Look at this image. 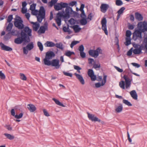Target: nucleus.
Masks as SVG:
<instances>
[{"label": "nucleus", "mask_w": 147, "mask_h": 147, "mask_svg": "<svg viewBox=\"0 0 147 147\" xmlns=\"http://www.w3.org/2000/svg\"><path fill=\"white\" fill-rule=\"evenodd\" d=\"M32 30L28 26L25 27L21 32V37H18L14 40V42L17 44H21L23 41L24 44L30 41V36H32Z\"/></svg>", "instance_id": "f257e3e1"}, {"label": "nucleus", "mask_w": 147, "mask_h": 147, "mask_svg": "<svg viewBox=\"0 0 147 147\" xmlns=\"http://www.w3.org/2000/svg\"><path fill=\"white\" fill-rule=\"evenodd\" d=\"M107 77V76L106 75H105L104 76L103 78V80L101 82L102 86H104L106 82Z\"/></svg>", "instance_id": "09e8293b"}, {"label": "nucleus", "mask_w": 147, "mask_h": 147, "mask_svg": "<svg viewBox=\"0 0 147 147\" xmlns=\"http://www.w3.org/2000/svg\"><path fill=\"white\" fill-rule=\"evenodd\" d=\"M115 68L118 72H122L123 71V70L122 69H120L117 66H115Z\"/></svg>", "instance_id": "0e129e2a"}, {"label": "nucleus", "mask_w": 147, "mask_h": 147, "mask_svg": "<svg viewBox=\"0 0 147 147\" xmlns=\"http://www.w3.org/2000/svg\"><path fill=\"white\" fill-rule=\"evenodd\" d=\"M71 28H73L75 33H77L80 31L81 28L79 27V25H74L73 26H71Z\"/></svg>", "instance_id": "4be33fe9"}, {"label": "nucleus", "mask_w": 147, "mask_h": 147, "mask_svg": "<svg viewBox=\"0 0 147 147\" xmlns=\"http://www.w3.org/2000/svg\"><path fill=\"white\" fill-rule=\"evenodd\" d=\"M43 112L44 115L46 116L49 117L50 116L49 114L45 109H43Z\"/></svg>", "instance_id": "052dcab7"}, {"label": "nucleus", "mask_w": 147, "mask_h": 147, "mask_svg": "<svg viewBox=\"0 0 147 147\" xmlns=\"http://www.w3.org/2000/svg\"><path fill=\"white\" fill-rule=\"evenodd\" d=\"M58 0H51V1L49 2V6L51 7H52L53 5L57 3Z\"/></svg>", "instance_id": "f704fd0d"}, {"label": "nucleus", "mask_w": 147, "mask_h": 147, "mask_svg": "<svg viewBox=\"0 0 147 147\" xmlns=\"http://www.w3.org/2000/svg\"><path fill=\"white\" fill-rule=\"evenodd\" d=\"M79 42L78 41H73L71 42L70 45V47L71 48H72L74 46L76 45L77 44L79 43Z\"/></svg>", "instance_id": "58836bf2"}, {"label": "nucleus", "mask_w": 147, "mask_h": 147, "mask_svg": "<svg viewBox=\"0 0 147 147\" xmlns=\"http://www.w3.org/2000/svg\"><path fill=\"white\" fill-rule=\"evenodd\" d=\"M93 67L95 69L99 68L100 67V64L99 63H98V64H94L93 65Z\"/></svg>", "instance_id": "13d9d810"}, {"label": "nucleus", "mask_w": 147, "mask_h": 147, "mask_svg": "<svg viewBox=\"0 0 147 147\" xmlns=\"http://www.w3.org/2000/svg\"><path fill=\"white\" fill-rule=\"evenodd\" d=\"M80 22L82 25H85L87 23L86 18H82L80 21Z\"/></svg>", "instance_id": "7c9ffc66"}, {"label": "nucleus", "mask_w": 147, "mask_h": 147, "mask_svg": "<svg viewBox=\"0 0 147 147\" xmlns=\"http://www.w3.org/2000/svg\"><path fill=\"white\" fill-rule=\"evenodd\" d=\"M20 78L22 80H27V78L26 77V76L25 75L22 73H20Z\"/></svg>", "instance_id": "ea45409f"}, {"label": "nucleus", "mask_w": 147, "mask_h": 147, "mask_svg": "<svg viewBox=\"0 0 147 147\" xmlns=\"http://www.w3.org/2000/svg\"><path fill=\"white\" fill-rule=\"evenodd\" d=\"M143 32L147 31V23L146 22L143 24Z\"/></svg>", "instance_id": "864d4df0"}, {"label": "nucleus", "mask_w": 147, "mask_h": 147, "mask_svg": "<svg viewBox=\"0 0 147 147\" xmlns=\"http://www.w3.org/2000/svg\"><path fill=\"white\" fill-rule=\"evenodd\" d=\"M11 115L17 119H20L21 118L23 115V114L22 113H20L19 115H15V112L14 109H12L11 111Z\"/></svg>", "instance_id": "dca6fc26"}, {"label": "nucleus", "mask_w": 147, "mask_h": 147, "mask_svg": "<svg viewBox=\"0 0 147 147\" xmlns=\"http://www.w3.org/2000/svg\"><path fill=\"white\" fill-rule=\"evenodd\" d=\"M115 4L117 6H121L123 4V3L121 0H116Z\"/></svg>", "instance_id": "37998d69"}, {"label": "nucleus", "mask_w": 147, "mask_h": 147, "mask_svg": "<svg viewBox=\"0 0 147 147\" xmlns=\"http://www.w3.org/2000/svg\"><path fill=\"white\" fill-rule=\"evenodd\" d=\"M101 22L102 25V30L104 31V32L106 35H108V32L107 30L106 25L107 21L106 18L105 17L103 18L102 19Z\"/></svg>", "instance_id": "9b49d317"}, {"label": "nucleus", "mask_w": 147, "mask_h": 147, "mask_svg": "<svg viewBox=\"0 0 147 147\" xmlns=\"http://www.w3.org/2000/svg\"><path fill=\"white\" fill-rule=\"evenodd\" d=\"M109 7V5L103 3L101 4L100 6V11L103 13H105Z\"/></svg>", "instance_id": "2eb2a0df"}, {"label": "nucleus", "mask_w": 147, "mask_h": 147, "mask_svg": "<svg viewBox=\"0 0 147 147\" xmlns=\"http://www.w3.org/2000/svg\"><path fill=\"white\" fill-rule=\"evenodd\" d=\"M123 109L122 105L120 104L119 106L115 109V111L117 113H120L122 111Z\"/></svg>", "instance_id": "c85d7f7f"}, {"label": "nucleus", "mask_w": 147, "mask_h": 147, "mask_svg": "<svg viewBox=\"0 0 147 147\" xmlns=\"http://www.w3.org/2000/svg\"><path fill=\"white\" fill-rule=\"evenodd\" d=\"M16 18L15 19L14 24L16 27L19 29H22L24 27L23 22L21 18L18 16H16Z\"/></svg>", "instance_id": "39448f33"}, {"label": "nucleus", "mask_w": 147, "mask_h": 147, "mask_svg": "<svg viewBox=\"0 0 147 147\" xmlns=\"http://www.w3.org/2000/svg\"><path fill=\"white\" fill-rule=\"evenodd\" d=\"M126 42L125 44L126 45L128 46L131 44V39L130 38H125Z\"/></svg>", "instance_id": "72a5a7b5"}, {"label": "nucleus", "mask_w": 147, "mask_h": 147, "mask_svg": "<svg viewBox=\"0 0 147 147\" xmlns=\"http://www.w3.org/2000/svg\"><path fill=\"white\" fill-rule=\"evenodd\" d=\"M13 19V15H9L8 16L7 18V22H9V23H11V22L12 21Z\"/></svg>", "instance_id": "de8ad7c7"}, {"label": "nucleus", "mask_w": 147, "mask_h": 147, "mask_svg": "<svg viewBox=\"0 0 147 147\" xmlns=\"http://www.w3.org/2000/svg\"><path fill=\"white\" fill-rule=\"evenodd\" d=\"M88 74L91 78L92 81H94L96 80V76L94 75V72L92 69H89L88 71Z\"/></svg>", "instance_id": "4468645a"}, {"label": "nucleus", "mask_w": 147, "mask_h": 147, "mask_svg": "<svg viewBox=\"0 0 147 147\" xmlns=\"http://www.w3.org/2000/svg\"><path fill=\"white\" fill-rule=\"evenodd\" d=\"M52 100L54 101L55 103L57 105L63 107H65L64 105H63L62 103L60 102L59 100H57V99L53 98L52 99Z\"/></svg>", "instance_id": "bb28decb"}, {"label": "nucleus", "mask_w": 147, "mask_h": 147, "mask_svg": "<svg viewBox=\"0 0 147 147\" xmlns=\"http://www.w3.org/2000/svg\"><path fill=\"white\" fill-rule=\"evenodd\" d=\"M78 50L80 52L83 51L84 50V47L83 45H80L79 47Z\"/></svg>", "instance_id": "6e6d98bb"}, {"label": "nucleus", "mask_w": 147, "mask_h": 147, "mask_svg": "<svg viewBox=\"0 0 147 147\" xmlns=\"http://www.w3.org/2000/svg\"><path fill=\"white\" fill-rule=\"evenodd\" d=\"M123 102L126 105L128 106H131L132 105L127 100L123 99Z\"/></svg>", "instance_id": "c9c22d12"}, {"label": "nucleus", "mask_w": 147, "mask_h": 147, "mask_svg": "<svg viewBox=\"0 0 147 147\" xmlns=\"http://www.w3.org/2000/svg\"><path fill=\"white\" fill-rule=\"evenodd\" d=\"M4 135L7 138L10 140H13L15 138L14 136L11 135L10 134L5 133L4 134Z\"/></svg>", "instance_id": "393cba45"}, {"label": "nucleus", "mask_w": 147, "mask_h": 147, "mask_svg": "<svg viewBox=\"0 0 147 147\" xmlns=\"http://www.w3.org/2000/svg\"><path fill=\"white\" fill-rule=\"evenodd\" d=\"M74 67L75 69L77 70V71L78 73H81L80 70L82 69L81 68L78 66L75 65H74Z\"/></svg>", "instance_id": "4c0bfd02"}, {"label": "nucleus", "mask_w": 147, "mask_h": 147, "mask_svg": "<svg viewBox=\"0 0 147 147\" xmlns=\"http://www.w3.org/2000/svg\"><path fill=\"white\" fill-rule=\"evenodd\" d=\"M134 34H135L136 36H137L138 37L140 38H141V32L140 30H136Z\"/></svg>", "instance_id": "2f4dec72"}, {"label": "nucleus", "mask_w": 147, "mask_h": 147, "mask_svg": "<svg viewBox=\"0 0 147 147\" xmlns=\"http://www.w3.org/2000/svg\"><path fill=\"white\" fill-rule=\"evenodd\" d=\"M36 5L35 4H32L30 6V9L32 11H33L35 9Z\"/></svg>", "instance_id": "8fccbe9b"}, {"label": "nucleus", "mask_w": 147, "mask_h": 147, "mask_svg": "<svg viewBox=\"0 0 147 147\" xmlns=\"http://www.w3.org/2000/svg\"><path fill=\"white\" fill-rule=\"evenodd\" d=\"M131 64L137 68H138L140 66V65L136 63H132Z\"/></svg>", "instance_id": "e2e57ef3"}, {"label": "nucleus", "mask_w": 147, "mask_h": 147, "mask_svg": "<svg viewBox=\"0 0 147 147\" xmlns=\"http://www.w3.org/2000/svg\"><path fill=\"white\" fill-rule=\"evenodd\" d=\"M125 8L124 7H121L117 11V13L119 15L121 14L125 10Z\"/></svg>", "instance_id": "79ce46f5"}, {"label": "nucleus", "mask_w": 147, "mask_h": 147, "mask_svg": "<svg viewBox=\"0 0 147 147\" xmlns=\"http://www.w3.org/2000/svg\"><path fill=\"white\" fill-rule=\"evenodd\" d=\"M82 13L80 14V16L82 18H86V16L85 14L84 11H81Z\"/></svg>", "instance_id": "4d7b16f0"}, {"label": "nucleus", "mask_w": 147, "mask_h": 147, "mask_svg": "<svg viewBox=\"0 0 147 147\" xmlns=\"http://www.w3.org/2000/svg\"><path fill=\"white\" fill-rule=\"evenodd\" d=\"M63 73L65 76H69L71 77L72 76V74L70 73L66 72L65 71H63Z\"/></svg>", "instance_id": "603ef678"}, {"label": "nucleus", "mask_w": 147, "mask_h": 147, "mask_svg": "<svg viewBox=\"0 0 147 147\" xmlns=\"http://www.w3.org/2000/svg\"><path fill=\"white\" fill-rule=\"evenodd\" d=\"M89 119L92 121H98L100 122L101 120L99 119L98 118L96 117H95V115L94 114H90L89 113H87Z\"/></svg>", "instance_id": "f8f14e48"}, {"label": "nucleus", "mask_w": 147, "mask_h": 147, "mask_svg": "<svg viewBox=\"0 0 147 147\" xmlns=\"http://www.w3.org/2000/svg\"><path fill=\"white\" fill-rule=\"evenodd\" d=\"M80 55L82 58H84L86 57V53L84 51L81 52H80Z\"/></svg>", "instance_id": "680f3d73"}, {"label": "nucleus", "mask_w": 147, "mask_h": 147, "mask_svg": "<svg viewBox=\"0 0 147 147\" xmlns=\"http://www.w3.org/2000/svg\"><path fill=\"white\" fill-rule=\"evenodd\" d=\"M146 49L144 45L143 44V42L142 44L140 46L139 48L134 49L133 52L135 54H139L141 52L142 50Z\"/></svg>", "instance_id": "ddd939ff"}, {"label": "nucleus", "mask_w": 147, "mask_h": 147, "mask_svg": "<svg viewBox=\"0 0 147 147\" xmlns=\"http://www.w3.org/2000/svg\"><path fill=\"white\" fill-rule=\"evenodd\" d=\"M69 26L67 27H66V26H64L63 27V30L64 32H67V30L68 29H69Z\"/></svg>", "instance_id": "338daca9"}, {"label": "nucleus", "mask_w": 147, "mask_h": 147, "mask_svg": "<svg viewBox=\"0 0 147 147\" xmlns=\"http://www.w3.org/2000/svg\"><path fill=\"white\" fill-rule=\"evenodd\" d=\"M55 20L58 25L59 26H60L61 24V18H56L55 19Z\"/></svg>", "instance_id": "a19ab883"}, {"label": "nucleus", "mask_w": 147, "mask_h": 147, "mask_svg": "<svg viewBox=\"0 0 147 147\" xmlns=\"http://www.w3.org/2000/svg\"><path fill=\"white\" fill-rule=\"evenodd\" d=\"M27 108L30 112H34L36 109L35 106L32 104H29L27 105Z\"/></svg>", "instance_id": "aec40b11"}, {"label": "nucleus", "mask_w": 147, "mask_h": 147, "mask_svg": "<svg viewBox=\"0 0 147 147\" xmlns=\"http://www.w3.org/2000/svg\"><path fill=\"white\" fill-rule=\"evenodd\" d=\"M34 47L33 43L32 42H31L28 43L26 46V47H23V52L24 54L27 55L28 53V50L30 51Z\"/></svg>", "instance_id": "9d476101"}, {"label": "nucleus", "mask_w": 147, "mask_h": 147, "mask_svg": "<svg viewBox=\"0 0 147 147\" xmlns=\"http://www.w3.org/2000/svg\"><path fill=\"white\" fill-rule=\"evenodd\" d=\"M46 62L47 63L45 64V65L55 67L56 69H58L60 67L59 61L58 59H53L51 61H46Z\"/></svg>", "instance_id": "423d86ee"}, {"label": "nucleus", "mask_w": 147, "mask_h": 147, "mask_svg": "<svg viewBox=\"0 0 147 147\" xmlns=\"http://www.w3.org/2000/svg\"><path fill=\"white\" fill-rule=\"evenodd\" d=\"M77 4V2L76 1H72L70 2L69 4L68 5L72 7L75 5Z\"/></svg>", "instance_id": "5fc2aeb1"}, {"label": "nucleus", "mask_w": 147, "mask_h": 147, "mask_svg": "<svg viewBox=\"0 0 147 147\" xmlns=\"http://www.w3.org/2000/svg\"><path fill=\"white\" fill-rule=\"evenodd\" d=\"M45 44L47 47H52L55 46V44L53 42L51 41H47L46 42Z\"/></svg>", "instance_id": "c756f323"}, {"label": "nucleus", "mask_w": 147, "mask_h": 147, "mask_svg": "<svg viewBox=\"0 0 147 147\" xmlns=\"http://www.w3.org/2000/svg\"><path fill=\"white\" fill-rule=\"evenodd\" d=\"M0 78L2 80H4L5 78V75L2 72V71H0Z\"/></svg>", "instance_id": "49530a36"}, {"label": "nucleus", "mask_w": 147, "mask_h": 147, "mask_svg": "<svg viewBox=\"0 0 147 147\" xmlns=\"http://www.w3.org/2000/svg\"><path fill=\"white\" fill-rule=\"evenodd\" d=\"M0 45L1 48V49L3 50L8 51H11L12 50V48L5 45L2 42L0 43Z\"/></svg>", "instance_id": "6ab92c4d"}, {"label": "nucleus", "mask_w": 147, "mask_h": 147, "mask_svg": "<svg viewBox=\"0 0 147 147\" xmlns=\"http://www.w3.org/2000/svg\"><path fill=\"white\" fill-rule=\"evenodd\" d=\"M135 17L139 21H142L143 18L142 15L138 12L135 13Z\"/></svg>", "instance_id": "412c9836"}, {"label": "nucleus", "mask_w": 147, "mask_h": 147, "mask_svg": "<svg viewBox=\"0 0 147 147\" xmlns=\"http://www.w3.org/2000/svg\"><path fill=\"white\" fill-rule=\"evenodd\" d=\"M55 55V53L52 51H48L46 53L45 58L43 60L44 64H45L47 63L46 62V61H49V60L51 59Z\"/></svg>", "instance_id": "1a4fd4ad"}, {"label": "nucleus", "mask_w": 147, "mask_h": 147, "mask_svg": "<svg viewBox=\"0 0 147 147\" xmlns=\"http://www.w3.org/2000/svg\"><path fill=\"white\" fill-rule=\"evenodd\" d=\"M130 94L133 98L135 100L138 99V95L135 90H133L130 92Z\"/></svg>", "instance_id": "5701e85b"}, {"label": "nucleus", "mask_w": 147, "mask_h": 147, "mask_svg": "<svg viewBox=\"0 0 147 147\" xmlns=\"http://www.w3.org/2000/svg\"><path fill=\"white\" fill-rule=\"evenodd\" d=\"M64 54L65 56L70 57L72 55H74L75 53L74 52L67 51L65 52Z\"/></svg>", "instance_id": "cd10ccee"}, {"label": "nucleus", "mask_w": 147, "mask_h": 147, "mask_svg": "<svg viewBox=\"0 0 147 147\" xmlns=\"http://www.w3.org/2000/svg\"><path fill=\"white\" fill-rule=\"evenodd\" d=\"M123 78L125 80L126 88H127L131 84V81L127 75H124ZM119 86L122 89H125V83L123 81H121L119 82Z\"/></svg>", "instance_id": "20e7f679"}, {"label": "nucleus", "mask_w": 147, "mask_h": 147, "mask_svg": "<svg viewBox=\"0 0 147 147\" xmlns=\"http://www.w3.org/2000/svg\"><path fill=\"white\" fill-rule=\"evenodd\" d=\"M132 48H131L127 51V55L129 56L131 55L132 54Z\"/></svg>", "instance_id": "69168bd1"}, {"label": "nucleus", "mask_w": 147, "mask_h": 147, "mask_svg": "<svg viewBox=\"0 0 147 147\" xmlns=\"http://www.w3.org/2000/svg\"><path fill=\"white\" fill-rule=\"evenodd\" d=\"M70 7L68 6V4L61 2L60 3H57L56 4L54 5V8L56 11H59L62 9L63 8Z\"/></svg>", "instance_id": "0eeeda50"}, {"label": "nucleus", "mask_w": 147, "mask_h": 147, "mask_svg": "<svg viewBox=\"0 0 147 147\" xmlns=\"http://www.w3.org/2000/svg\"><path fill=\"white\" fill-rule=\"evenodd\" d=\"M55 46L57 48L62 50H63V44L61 43L60 42L59 43H57L55 44Z\"/></svg>", "instance_id": "473e14b6"}, {"label": "nucleus", "mask_w": 147, "mask_h": 147, "mask_svg": "<svg viewBox=\"0 0 147 147\" xmlns=\"http://www.w3.org/2000/svg\"><path fill=\"white\" fill-rule=\"evenodd\" d=\"M31 24H33V30L36 31H37L40 26L39 24L37 22H32Z\"/></svg>", "instance_id": "b1692460"}, {"label": "nucleus", "mask_w": 147, "mask_h": 147, "mask_svg": "<svg viewBox=\"0 0 147 147\" xmlns=\"http://www.w3.org/2000/svg\"><path fill=\"white\" fill-rule=\"evenodd\" d=\"M131 33V31L129 30H127L126 32V36L127 38H130Z\"/></svg>", "instance_id": "a18cd8bd"}, {"label": "nucleus", "mask_w": 147, "mask_h": 147, "mask_svg": "<svg viewBox=\"0 0 147 147\" xmlns=\"http://www.w3.org/2000/svg\"><path fill=\"white\" fill-rule=\"evenodd\" d=\"M37 45L39 47L40 50L41 51H42L43 50V46L42 43L40 42H37Z\"/></svg>", "instance_id": "e433bc0d"}, {"label": "nucleus", "mask_w": 147, "mask_h": 147, "mask_svg": "<svg viewBox=\"0 0 147 147\" xmlns=\"http://www.w3.org/2000/svg\"><path fill=\"white\" fill-rule=\"evenodd\" d=\"M76 12L73 11L71 7H67L65 9V13L64 11L62 12H59L57 14V18H61L63 17L64 19H67L69 18L70 15L74 14Z\"/></svg>", "instance_id": "7ed1b4c3"}, {"label": "nucleus", "mask_w": 147, "mask_h": 147, "mask_svg": "<svg viewBox=\"0 0 147 147\" xmlns=\"http://www.w3.org/2000/svg\"><path fill=\"white\" fill-rule=\"evenodd\" d=\"M32 13L33 15L36 16L37 20L40 23H41L45 17V11L43 6H40L38 11L35 9L32 11Z\"/></svg>", "instance_id": "f03ea898"}, {"label": "nucleus", "mask_w": 147, "mask_h": 147, "mask_svg": "<svg viewBox=\"0 0 147 147\" xmlns=\"http://www.w3.org/2000/svg\"><path fill=\"white\" fill-rule=\"evenodd\" d=\"M102 51L101 49L98 47L96 50H90L89 51V55L94 57H97L99 55V54H102Z\"/></svg>", "instance_id": "6e6552de"}, {"label": "nucleus", "mask_w": 147, "mask_h": 147, "mask_svg": "<svg viewBox=\"0 0 147 147\" xmlns=\"http://www.w3.org/2000/svg\"><path fill=\"white\" fill-rule=\"evenodd\" d=\"M45 27L41 26L40 27L39 30L38 31V33L43 34L45 33L46 29L47 28V22H45L44 24Z\"/></svg>", "instance_id": "f3484780"}, {"label": "nucleus", "mask_w": 147, "mask_h": 147, "mask_svg": "<svg viewBox=\"0 0 147 147\" xmlns=\"http://www.w3.org/2000/svg\"><path fill=\"white\" fill-rule=\"evenodd\" d=\"M5 127L9 131H11L12 130V127L9 125H6Z\"/></svg>", "instance_id": "bf43d9fd"}, {"label": "nucleus", "mask_w": 147, "mask_h": 147, "mask_svg": "<svg viewBox=\"0 0 147 147\" xmlns=\"http://www.w3.org/2000/svg\"><path fill=\"white\" fill-rule=\"evenodd\" d=\"M74 75L82 85L84 84L85 83L83 77L81 75L77 74L76 73H75Z\"/></svg>", "instance_id": "a211bd4d"}, {"label": "nucleus", "mask_w": 147, "mask_h": 147, "mask_svg": "<svg viewBox=\"0 0 147 147\" xmlns=\"http://www.w3.org/2000/svg\"><path fill=\"white\" fill-rule=\"evenodd\" d=\"M13 26V24L12 23H9L7 26V27L6 30L7 31L9 32L11 30Z\"/></svg>", "instance_id": "a878e982"}, {"label": "nucleus", "mask_w": 147, "mask_h": 147, "mask_svg": "<svg viewBox=\"0 0 147 147\" xmlns=\"http://www.w3.org/2000/svg\"><path fill=\"white\" fill-rule=\"evenodd\" d=\"M10 32H9L8 33L6 34L5 36V38L7 39L9 38H10Z\"/></svg>", "instance_id": "774afa93"}, {"label": "nucleus", "mask_w": 147, "mask_h": 147, "mask_svg": "<svg viewBox=\"0 0 147 147\" xmlns=\"http://www.w3.org/2000/svg\"><path fill=\"white\" fill-rule=\"evenodd\" d=\"M143 44L144 45L145 48L147 50V38H144L143 41Z\"/></svg>", "instance_id": "3c124183"}, {"label": "nucleus", "mask_w": 147, "mask_h": 147, "mask_svg": "<svg viewBox=\"0 0 147 147\" xmlns=\"http://www.w3.org/2000/svg\"><path fill=\"white\" fill-rule=\"evenodd\" d=\"M69 22L71 25H73L75 24L76 20L73 18H72L68 21Z\"/></svg>", "instance_id": "c03bdc74"}]
</instances>
